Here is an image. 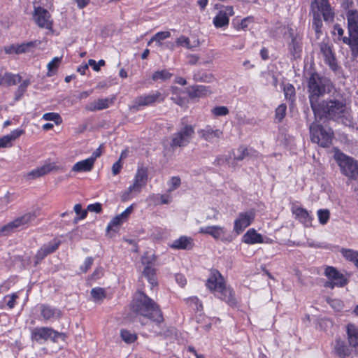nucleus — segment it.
Listing matches in <instances>:
<instances>
[{
	"instance_id": "f257e3e1",
	"label": "nucleus",
	"mask_w": 358,
	"mask_h": 358,
	"mask_svg": "<svg viewBox=\"0 0 358 358\" xmlns=\"http://www.w3.org/2000/svg\"><path fill=\"white\" fill-rule=\"evenodd\" d=\"M312 110L315 117H326L342 123L345 127H354V120L350 107L343 101L326 100L313 105Z\"/></svg>"
},
{
	"instance_id": "f03ea898",
	"label": "nucleus",
	"mask_w": 358,
	"mask_h": 358,
	"mask_svg": "<svg viewBox=\"0 0 358 358\" xmlns=\"http://www.w3.org/2000/svg\"><path fill=\"white\" fill-rule=\"evenodd\" d=\"M131 310L138 317L157 323L163 321V316L159 306L144 293L139 292L135 295Z\"/></svg>"
},
{
	"instance_id": "7ed1b4c3",
	"label": "nucleus",
	"mask_w": 358,
	"mask_h": 358,
	"mask_svg": "<svg viewBox=\"0 0 358 358\" xmlns=\"http://www.w3.org/2000/svg\"><path fill=\"white\" fill-rule=\"evenodd\" d=\"M310 7L313 16V28L319 33L322 25L321 15L324 21H332L334 18V13L328 0H314Z\"/></svg>"
},
{
	"instance_id": "20e7f679",
	"label": "nucleus",
	"mask_w": 358,
	"mask_h": 358,
	"mask_svg": "<svg viewBox=\"0 0 358 358\" xmlns=\"http://www.w3.org/2000/svg\"><path fill=\"white\" fill-rule=\"evenodd\" d=\"M331 83L329 79L320 76L317 73H312L308 82L309 100L311 108L319 103V97L330 90Z\"/></svg>"
},
{
	"instance_id": "39448f33",
	"label": "nucleus",
	"mask_w": 358,
	"mask_h": 358,
	"mask_svg": "<svg viewBox=\"0 0 358 358\" xmlns=\"http://www.w3.org/2000/svg\"><path fill=\"white\" fill-rule=\"evenodd\" d=\"M334 159L338 164L341 173L351 180L358 178V162L338 148L334 149Z\"/></svg>"
},
{
	"instance_id": "423d86ee",
	"label": "nucleus",
	"mask_w": 358,
	"mask_h": 358,
	"mask_svg": "<svg viewBox=\"0 0 358 358\" xmlns=\"http://www.w3.org/2000/svg\"><path fill=\"white\" fill-rule=\"evenodd\" d=\"M310 138L313 143L322 147H328L332 141L333 131L331 129H325L317 122L310 126Z\"/></svg>"
},
{
	"instance_id": "0eeeda50",
	"label": "nucleus",
	"mask_w": 358,
	"mask_h": 358,
	"mask_svg": "<svg viewBox=\"0 0 358 358\" xmlns=\"http://www.w3.org/2000/svg\"><path fill=\"white\" fill-rule=\"evenodd\" d=\"M37 216L38 214L36 211L28 212L3 226L0 229V234L2 236L10 235L20 228L31 223Z\"/></svg>"
},
{
	"instance_id": "6e6552de",
	"label": "nucleus",
	"mask_w": 358,
	"mask_h": 358,
	"mask_svg": "<svg viewBox=\"0 0 358 358\" xmlns=\"http://www.w3.org/2000/svg\"><path fill=\"white\" fill-rule=\"evenodd\" d=\"M195 134L194 127L190 124H185L171 136V146L185 147L193 138Z\"/></svg>"
},
{
	"instance_id": "1a4fd4ad",
	"label": "nucleus",
	"mask_w": 358,
	"mask_h": 358,
	"mask_svg": "<svg viewBox=\"0 0 358 358\" xmlns=\"http://www.w3.org/2000/svg\"><path fill=\"white\" fill-rule=\"evenodd\" d=\"M33 18L39 27L48 30L52 29L53 20L50 13L46 9L34 5Z\"/></svg>"
},
{
	"instance_id": "9d476101",
	"label": "nucleus",
	"mask_w": 358,
	"mask_h": 358,
	"mask_svg": "<svg viewBox=\"0 0 358 358\" xmlns=\"http://www.w3.org/2000/svg\"><path fill=\"white\" fill-rule=\"evenodd\" d=\"M62 336V334L49 327H36L31 331L32 340L39 343H42L48 339L55 342Z\"/></svg>"
},
{
	"instance_id": "9b49d317",
	"label": "nucleus",
	"mask_w": 358,
	"mask_h": 358,
	"mask_svg": "<svg viewBox=\"0 0 358 358\" xmlns=\"http://www.w3.org/2000/svg\"><path fill=\"white\" fill-rule=\"evenodd\" d=\"M155 262V259L154 256L149 255L148 254L144 255L141 258V262L143 265H144L143 275L147 278L152 286L157 285L156 270L154 267Z\"/></svg>"
},
{
	"instance_id": "f8f14e48",
	"label": "nucleus",
	"mask_w": 358,
	"mask_h": 358,
	"mask_svg": "<svg viewBox=\"0 0 358 358\" xmlns=\"http://www.w3.org/2000/svg\"><path fill=\"white\" fill-rule=\"evenodd\" d=\"M255 216L256 213L255 210L240 213L234 220V230L238 234L242 233L254 221Z\"/></svg>"
},
{
	"instance_id": "ddd939ff",
	"label": "nucleus",
	"mask_w": 358,
	"mask_h": 358,
	"mask_svg": "<svg viewBox=\"0 0 358 358\" xmlns=\"http://www.w3.org/2000/svg\"><path fill=\"white\" fill-rule=\"evenodd\" d=\"M324 274L330 280L329 282H326L325 286L327 287L334 288V286L343 287L348 282L344 275L333 266H327L325 268Z\"/></svg>"
},
{
	"instance_id": "4468645a",
	"label": "nucleus",
	"mask_w": 358,
	"mask_h": 358,
	"mask_svg": "<svg viewBox=\"0 0 358 358\" xmlns=\"http://www.w3.org/2000/svg\"><path fill=\"white\" fill-rule=\"evenodd\" d=\"M200 138L210 143L219 141L223 136V131L211 125H206L203 128L197 130Z\"/></svg>"
},
{
	"instance_id": "2eb2a0df",
	"label": "nucleus",
	"mask_w": 358,
	"mask_h": 358,
	"mask_svg": "<svg viewBox=\"0 0 358 358\" xmlns=\"http://www.w3.org/2000/svg\"><path fill=\"white\" fill-rule=\"evenodd\" d=\"M199 233L212 236L215 240L231 241V238L227 237V229L220 225H208L199 228Z\"/></svg>"
},
{
	"instance_id": "dca6fc26",
	"label": "nucleus",
	"mask_w": 358,
	"mask_h": 358,
	"mask_svg": "<svg viewBox=\"0 0 358 358\" xmlns=\"http://www.w3.org/2000/svg\"><path fill=\"white\" fill-rule=\"evenodd\" d=\"M165 96L159 92L156 91L149 94L138 96L134 101L133 108L136 110L141 106H148L155 103L157 101H164Z\"/></svg>"
},
{
	"instance_id": "f3484780",
	"label": "nucleus",
	"mask_w": 358,
	"mask_h": 358,
	"mask_svg": "<svg viewBox=\"0 0 358 358\" xmlns=\"http://www.w3.org/2000/svg\"><path fill=\"white\" fill-rule=\"evenodd\" d=\"M234 14L232 6H226L221 9L213 18V24L217 28L227 27L229 23V17Z\"/></svg>"
},
{
	"instance_id": "a211bd4d",
	"label": "nucleus",
	"mask_w": 358,
	"mask_h": 358,
	"mask_svg": "<svg viewBox=\"0 0 358 358\" xmlns=\"http://www.w3.org/2000/svg\"><path fill=\"white\" fill-rule=\"evenodd\" d=\"M224 280L222 275L218 271L214 270L211 271L210 275L207 280V287L214 294L220 292V289L225 286Z\"/></svg>"
},
{
	"instance_id": "6ab92c4d",
	"label": "nucleus",
	"mask_w": 358,
	"mask_h": 358,
	"mask_svg": "<svg viewBox=\"0 0 358 358\" xmlns=\"http://www.w3.org/2000/svg\"><path fill=\"white\" fill-rule=\"evenodd\" d=\"M39 310L45 322L57 320L62 317V311L59 309L47 304L40 305Z\"/></svg>"
},
{
	"instance_id": "aec40b11",
	"label": "nucleus",
	"mask_w": 358,
	"mask_h": 358,
	"mask_svg": "<svg viewBox=\"0 0 358 358\" xmlns=\"http://www.w3.org/2000/svg\"><path fill=\"white\" fill-rule=\"evenodd\" d=\"M59 241L54 240L47 244L43 245L36 255V264L44 259L48 255L54 252L59 247Z\"/></svg>"
},
{
	"instance_id": "412c9836",
	"label": "nucleus",
	"mask_w": 358,
	"mask_h": 358,
	"mask_svg": "<svg viewBox=\"0 0 358 358\" xmlns=\"http://www.w3.org/2000/svg\"><path fill=\"white\" fill-rule=\"evenodd\" d=\"M349 35L358 34V10L351 9L346 13Z\"/></svg>"
},
{
	"instance_id": "4be33fe9",
	"label": "nucleus",
	"mask_w": 358,
	"mask_h": 358,
	"mask_svg": "<svg viewBox=\"0 0 358 358\" xmlns=\"http://www.w3.org/2000/svg\"><path fill=\"white\" fill-rule=\"evenodd\" d=\"M55 169L56 166L54 164H45L27 173L26 175V178L28 180L36 179L48 174L51 171Z\"/></svg>"
},
{
	"instance_id": "5701e85b",
	"label": "nucleus",
	"mask_w": 358,
	"mask_h": 358,
	"mask_svg": "<svg viewBox=\"0 0 358 358\" xmlns=\"http://www.w3.org/2000/svg\"><path fill=\"white\" fill-rule=\"evenodd\" d=\"M320 50L322 56L324 59L325 62L329 66V67L335 71L337 69V63L332 52V50L329 45L325 43L320 45Z\"/></svg>"
},
{
	"instance_id": "b1692460",
	"label": "nucleus",
	"mask_w": 358,
	"mask_h": 358,
	"mask_svg": "<svg viewBox=\"0 0 358 358\" xmlns=\"http://www.w3.org/2000/svg\"><path fill=\"white\" fill-rule=\"evenodd\" d=\"M215 295L230 306H234L236 304L234 293L232 289L227 285L222 288L220 292H217L215 294Z\"/></svg>"
},
{
	"instance_id": "393cba45",
	"label": "nucleus",
	"mask_w": 358,
	"mask_h": 358,
	"mask_svg": "<svg viewBox=\"0 0 358 358\" xmlns=\"http://www.w3.org/2000/svg\"><path fill=\"white\" fill-rule=\"evenodd\" d=\"M34 45L33 42H29L22 44H12L4 48V50L7 54H21L27 52Z\"/></svg>"
},
{
	"instance_id": "a878e982",
	"label": "nucleus",
	"mask_w": 358,
	"mask_h": 358,
	"mask_svg": "<svg viewBox=\"0 0 358 358\" xmlns=\"http://www.w3.org/2000/svg\"><path fill=\"white\" fill-rule=\"evenodd\" d=\"M24 131L22 129H15L9 134L0 138V148H10L13 145V141L19 138Z\"/></svg>"
},
{
	"instance_id": "bb28decb",
	"label": "nucleus",
	"mask_w": 358,
	"mask_h": 358,
	"mask_svg": "<svg viewBox=\"0 0 358 358\" xmlns=\"http://www.w3.org/2000/svg\"><path fill=\"white\" fill-rule=\"evenodd\" d=\"M113 101L112 99H100L90 103L86 106V108L91 111L103 110L108 108L113 103Z\"/></svg>"
},
{
	"instance_id": "cd10ccee",
	"label": "nucleus",
	"mask_w": 358,
	"mask_h": 358,
	"mask_svg": "<svg viewBox=\"0 0 358 358\" xmlns=\"http://www.w3.org/2000/svg\"><path fill=\"white\" fill-rule=\"evenodd\" d=\"M171 33L168 31H159L156 33L148 42V45H150L152 43H155V45L160 50H162L165 48V44L163 41L169 38Z\"/></svg>"
},
{
	"instance_id": "c85d7f7f",
	"label": "nucleus",
	"mask_w": 358,
	"mask_h": 358,
	"mask_svg": "<svg viewBox=\"0 0 358 358\" xmlns=\"http://www.w3.org/2000/svg\"><path fill=\"white\" fill-rule=\"evenodd\" d=\"M94 163L90 157L76 162L71 169L73 172H89L92 170Z\"/></svg>"
},
{
	"instance_id": "c756f323",
	"label": "nucleus",
	"mask_w": 358,
	"mask_h": 358,
	"mask_svg": "<svg viewBox=\"0 0 358 358\" xmlns=\"http://www.w3.org/2000/svg\"><path fill=\"white\" fill-rule=\"evenodd\" d=\"M192 239L187 236H180L179 238L173 241L170 247L177 250H188L192 247Z\"/></svg>"
},
{
	"instance_id": "7c9ffc66",
	"label": "nucleus",
	"mask_w": 358,
	"mask_h": 358,
	"mask_svg": "<svg viewBox=\"0 0 358 358\" xmlns=\"http://www.w3.org/2000/svg\"><path fill=\"white\" fill-rule=\"evenodd\" d=\"M296 217L306 227H310L312 224L313 217L309 213L303 208H296L293 210Z\"/></svg>"
},
{
	"instance_id": "2f4dec72",
	"label": "nucleus",
	"mask_w": 358,
	"mask_h": 358,
	"mask_svg": "<svg viewBox=\"0 0 358 358\" xmlns=\"http://www.w3.org/2000/svg\"><path fill=\"white\" fill-rule=\"evenodd\" d=\"M176 45L177 47H183L188 50H193L199 46L200 43L198 39L191 41L185 36H180L176 40Z\"/></svg>"
},
{
	"instance_id": "473e14b6",
	"label": "nucleus",
	"mask_w": 358,
	"mask_h": 358,
	"mask_svg": "<svg viewBox=\"0 0 358 358\" xmlns=\"http://www.w3.org/2000/svg\"><path fill=\"white\" fill-rule=\"evenodd\" d=\"M243 242L248 244H256L263 243V238L255 229H249L243 236Z\"/></svg>"
},
{
	"instance_id": "72a5a7b5",
	"label": "nucleus",
	"mask_w": 358,
	"mask_h": 358,
	"mask_svg": "<svg viewBox=\"0 0 358 358\" xmlns=\"http://www.w3.org/2000/svg\"><path fill=\"white\" fill-rule=\"evenodd\" d=\"M348 343L353 348H358V329L354 324L347 326Z\"/></svg>"
},
{
	"instance_id": "f704fd0d",
	"label": "nucleus",
	"mask_w": 358,
	"mask_h": 358,
	"mask_svg": "<svg viewBox=\"0 0 358 358\" xmlns=\"http://www.w3.org/2000/svg\"><path fill=\"white\" fill-rule=\"evenodd\" d=\"M142 187L133 182V183L122 194V201L130 200L134 196L141 192Z\"/></svg>"
},
{
	"instance_id": "c9c22d12",
	"label": "nucleus",
	"mask_w": 358,
	"mask_h": 358,
	"mask_svg": "<svg viewBox=\"0 0 358 358\" xmlns=\"http://www.w3.org/2000/svg\"><path fill=\"white\" fill-rule=\"evenodd\" d=\"M20 81V77L17 75H13L9 73H5L0 75V85L11 86L17 84Z\"/></svg>"
},
{
	"instance_id": "e433bc0d",
	"label": "nucleus",
	"mask_w": 358,
	"mask_h": 358,
	"mask_svg": "<svg viewBox=\"0 0 358 358\" xmlns=\"http://www.w3.org/2000/svg\"><path fill=\"white\" fill-rule=\"evenodd\" d=\"M343 42L348 45L354 57H358V34L349 35V37L343 38Z\"/></svg>"
},
{
	"instance_id": "4c0bfd02",
	"label": "nucleus",
	"mask_w": 358,
	"mask_h": 358,
	"mask_svg": "<svg viewBox=\"0 0 358 358\" xmlns=\"http://www.w3.org/2000/svg\"><path fill=\"white\" fill-rule=\"evenodd\" d=\"M210 93L211 92L208 87L196 85L189 90V96L191 98L202 97Z\"/></svg>"
},
{
	"instance_id": "58836bf2",
	"label": "nucleus",
	"mask_w": 358,
	"mask_h": 358,
	"mask_svg": "<svg viewBox=\"0 0 358 358\" xmlns=\"http://www.w3.org/2000/svg\"><path fill=\"white\" fill-rule=\"evenodd\" d=\"M148 180L147 170L143 167L138 168L135 175L134 182L141 187L145 186Z\"/></svg>"
},
{
	"instance_id": "ea45409f",
	"label": "nucleus",
	"mask_w": 358,
	"mask_h": 358,
	"mask_svg": "<svg viewBox=\"0 0 358 358\" xmlns=\"http://www.w3.org/2000/svg\"><path fill=\"white\" fill-rule=\"evenodd\" d=\"M62 56L55 57L47 64V76L51 77L56 74L57 69L62 63Z\"/></svg>"
},
{
	"instance_id": "a19ab883",
	"label": "nucleus",
	"mask_w": 358,
	"mask_h": 358,
	"mask_svg": "<svg viewBox=\"0 0 358 358\" xmlns=\"http://www.w3.org/2000/svg\"><path fill=\"white\" fill-rule=\"evenodd\" d=\"M334 350L336 353L341 358H344L350 355V351L345 345L344 341L341 339H336Z\"/></svg>"
},
{
	"instance_id": "79ce46f5",
	"label": "nucleus",
	"mask_w": 358,
	"mask_h": 358,
	"mask_svg": "<svg viewBox=\"0 0 358 358\" xmlns=\"http://www.w3.org/2000/svg\"><path fill=\"white\" fill-rule=\"evenodd\" d=\"M172 76L173 74L170 73L168 70L163 69L160 71H157L155 73H153L152 76V79L154 81H157L159 80L165 81L169 80L172 77Z\"/></svg>"
},
{
	"instance_id": "37998d69",
	"label": "nucleus",
	"mask_w": 358,
	"mask_h": 358,
	"mask_svg": "<svg viewBox=\"0 0 358 358\" xmlns=\"http://www.w3.org/2000/svg\"><path fill=\"white\" fill-rule=\"evenodd\" d=\"M120 336L122 339L127 343H134L137 339L136 334L127 329H122Z\"/></svg>"
},
{
	"instance_id": "c03bdc74",
	"label": "nucleus",
	"mask_w": 358,
	"mask_h": 358,
	"mask_svg": "<svg viewBox=\"0 0 358 358\" xmlns=\"http://www.w3.org/2000/svg\"><path fill=\"white\" fill-rule=\"evenodd\" d=\"M341 252L347 260L352 262L354 264L358 258V252L351 249L343 248Z\"/></svg>"
},
{
	"instance_id": "a18cd8bd",
	"label": "nucleus",
	"mask_w": 358,
	"mask_h": 358,
	"mask_svg": "<svg viewBox=\"0 0 358 358\" xmlns=\"http://www.w3.org/2000/svg\"><path fill=\"white\" fill-rule=\"evenodd\" d=\"M171 91L173 95L171 97V100H173L176 104L182 106L184 103L183 99L180 96L182 90L177 87H172L171 88Z\"/></svg>"
},
{
	"instance_id": "49530a36",
	"label": "nucleus",
	"mask_w": 358,
	"mask_h": 358,
	"mask_svg": "<svg viewBox=\"0 0 358 358\" xmlns=\"http://www.w3.org/2000/svg\"><path fill=\"white\" fill-rule=\"evenodd\" d=\"M319 222L324 225L326 224L330 217V212L327 209H320L317 212Z\"/></svg>"
},
{
	"instance_id": "de8ad7c7",
	"label": "nucleus",
	"mask_w": 358,
	"mask_h": 358,
	"mask_svg": "<svg viewBox=\"0 0 358 358\" xmlns=\"http://www.w3.org/2000/svg\"><path fill=\"white\" fill-rule=\"evenodd\" d=\"M290 34L292 41L289 44V50L294 55L300 51V45L297 38L294 36L292 33H290Z\"/></svg>"
},
{
	"instance_id": "09e8293b",
	"label": "nucleus",
	"mask_w": 358,
	"mask_h": 358,
	"mask_svg": "<svg viewBox=\"0 0 358 358\" xmlns=\"http://www.w3.org/2000/svg\"><path fill=\"white\" fill-rule=\"evenodd\" d=\"M181 184L180 178L178 176H173L170 178L168 182V192H171L176 190L177 188L180 187Z\"/></svg>"
},
{
	"instance_id": "8fccbe9b",
	"label": "nucleus",
	"mask_w": 358,
	"mask_h": 358,
	"mask_svg": "<svg viewBox=\"0 0 358 358\" xmlns=\"http://www.w3.org/2000/svg\"><path fill=\"white\" fill-rule=\"evenodd\" d=\"M42 118L46 121H53L56 124H59L62 122L60 115L56 113H47L43 114Z\"/></svg>"
},
{
	"instance_id": "3c124183",
	"label": "nucleus",
	"mask_w": 358,
	"mask_h": 358,
	"mask_svg": "<svg viewBox=\"0 0 358 358\" xmlns=\"http://www.w3.org/2000/svg\"><path fill=\"white\" fill-rule=\"evenodd\" d=\"M212 114L215 117L225 116L229 114V111L227 107L224 106H220L214 107L211 110Z\"/></svg>"
},
{
	"instance_id": "603ef678",
	"label": "nucleus",
	"mask_w": 358,
	"mask_h": 358,
	"mask_svg": "<svg viewBox=\"0 0 358 358\" xmlns=\"http://www.w3.org/2000/svg\"><path fill=\"white\" fill-rule=\"evenodd\" d=\"M91 295L96 301L102 300L106 296L103 289L101 287L93 288L91 290Z\"/></svg>"
},
{
	"instance_id": "864d4df0",
	"label": "nucleus",
	"mask_w": 358,
	"mask_h": 358,
	"mask_svg": "<svg viewBox=\"0 0 358 358\" xmlns=\"http://www.w3.org/2000/svg\"><path fill=\"white\" fill-rule=\"evenodd\" d=\"M187 303L192 306L197 311L201 310L203 308L202 304L196 296H192L186 299Z\"/></svg>"
},
{
	"instance_id": "5fc2aeb1",
	"label": "nucleus",
	"mask_w": 358,
	"mask_h": 358,
	"mask_svg": "<svg viewBox=\"0 0 358 358\" xmlns=\"http://www.w3.org/2000/svg\"><path fill=\"white\" fill-rule=\"evenodd\" d=\"M283 91L287 99L291 100L295 95V89L291 84L285 85Z\"/></svg>"
},
{
	"instance_id": "6e6d98bb",
	"label": "nucleus",
	"mask_w": 358,
	"mask_h": 358,
	"mask_svg": "<svg viewBox=\"0 0 358 358\" xmlns=\"http://www.w3.org/2000/svg\"><path fill=\"white\" fill-rule=\"evenodd\" d=\"M286 105L280 104L275 110V117L279 120L281 121L286 114Z\"/></svg>"
},
{
	"instance_id": "4d7b16f0",
	"label": "nucleus",
	"mask_w": 358,
	"mask_h": 358,
	"mask_svg": "<svg viewBox=\"0 0 358 358\" xmlns=\"http://www.w3.org/2000/svg\"><path fill=\"white\" fill-rule=\"evenodd\" d=\"M29 85V81L26 80H24L21 84L19 86L17 90V92H16V97H15V99L16 100H18L20 99V97L22 96V94H24V92H25L27 87H28V85Z\"/></svg>"
},
{
	"instance_id": "13d9d810",
	"label": "nucleus",
	"mask_w": 358,
	"mask_h": 358,
	"mask_svg": "<svg viewBox=\"0 0 358 358\" xmlns=\"http://www.w3.org/2000/svg\"><path fill=\"white\" fill-rule=\"evenodd\" d=\"M94 259L91 257H87L83 264L80 266V270L82 273H86L92 266Z\"/></svg>"
},
{
	"instance_id": "bf43d9fd",
	"label": "nucleus",
	"mask_w": 358,
	"mask_h": 358,
	"mask_svg": "<svg viewBox=\"0 0 358 358\" xmlns=\"http://www.w3.org/2000/svg\"><path fill=\"white\" fill-rule=\"evenodd\" d=\"M333 34L335 36L337 37V39L339 41H343V38H345V36H343L344 34V30L341 27L340 24H335L334 27Z\"/></svg>"
},
{
	"instance_id": "052dcab7",
	"label": "nucleus",
	"mask_w": 358,
	"mask_h": 358,
	"mask_svg": "<svg viewBox=\"0 0 358 358\" xmlns=\"http://www.w3.org/2000/svg\"><path fill=\"white\" fill-rule=\"evenodd\" d=\"M18 297L19 296L17 293H13L10 295H7L6 296H5V299H6V298L9 299L8 301L6 302V305L10 309H12L14 308V306L15 305L16 300L18 299Z\"/></svg>"
},
{
	"instance_id": "680f3d73",
	"label": "nucleus",
	"mask_w": 358,
	"mask_h": 358,
	"mask_svg": "<svg viewBox=\"0 0 358 358\" xmlns=\"http://www.w3.org/2000/svg\"><path fill=\"white\" fill-rule=\"evenodd\" d=\"M124 221L118 215L115 217L108 224L107 229L112 230L114 227L120 226Z\"/></svg>"
},
{
	"instance_id": "e2e57ef3",
	"label": "nucleus",
	"mask_w": 358,
	"mask_h": 358,
	"mask_svg": "<svg viewBox=\"0 0 358 358\" xmlns=\"http://www.w3.org/2000/svg\"><path fill=\"white\" fill-rule=\"evenodd\" d=\"M237 152L238 154L235 155L236 159L238 160H242L249 155V150L241 147L238 149Z\"/></svg>"
},
{
	"instance_id": "0e129e2a",
	"label": "nucleus",
	"mask_w": 358,
	"mask_h": 358,
	"mask_svg": "<svg viewBox=\"0 0 358 358\" xmlns=\"http://www.w3.org/2000/svg\"><path fill=\"white\" fill-rule=\"evenodd\" d=\"M73 209L75 213L80 216V220H83L86 217L87 213L86 210H82V206L80 204H76Z\"/></svg>"
},
{
	"instance_id": "69168bd1",
	"label": "nucleus",
	"mask_w": 358,
	"mask_h": 358,
	"mask_svg": "<svg viewBox=\"0 0 358 358\" xmlns=\"http://www.w3.org/2000/svg\"><path fill=\"white\" fill-rule=\"evenodd\" d=\"M329 303L337 311L341 310L343 308V302L339 299H331L329 301Z\"/></svg>"
},
{
	"instance_id": "338daca9",
	"label": "nucleus",
	"mask_w": 358,
	"mask_h": 358,
	"mask_svg": "<svg viewBox=\"0 0 358 358\" xmlns=\"http://www.w3.org/2000/svg\"><path fill=\"white\" fill-rule=\"evenodd\" d=\"M252 22L250 17H246L241 20V22L236 25V29L238 31L245 30L248 27V23Z\"/></svg>"
},
{
	"instance_id": "774afa93",
	"label": "nucleus",
	"mask_w": 358,
	"mask_h": 358,
	"mask_svg": "<svg viewBox=\"0 0 358 358\" xmlns=\"http://www.w3.org/2000/svg\"><path fill=\"white\" fill-rule=\"evenodd\" d=\"M133 210V206L131 205L128 208H127L122 213L118 215L120 218L123 221L126 220L129 215L131 213Z\"/></svg>"
}]
</instances>
